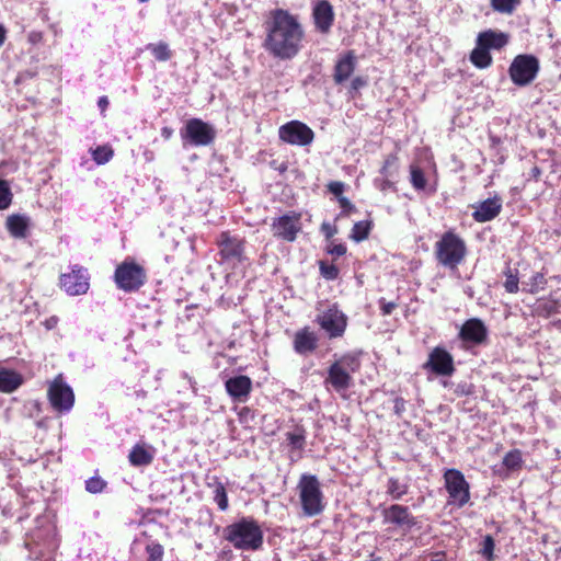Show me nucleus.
I'll use <instances>...</instances> for the list:
<instances>
[{
	"instance_id": "f257e3e1",
	"label": "nucleus",
	"mask_w": 561,
	"mask_h": 561,
	"mask_svg": "<svg viewBox=\"0 0 561 561\" xmlns=\"http://www.w3.org/2000/svg\"><path fill=\"white\" fill-rule=\"evenodd\" d=\"M304 38L305 31L298 16L284 9L271 12L264 46L274 57L283 60L294 58L302 48Z\"/></svg>"
},
{
	"instance_id": "f03ea898",
	"label": "nucleus",
	"mask_w": 561,
	"mask_h": 561,
	"mask_svg": "<svg viewBox=\"0 0 561 561\" xmlns=\"http://www.w3.org/2000/svg\"><path fill=\"white\" fill-rule=\"evenodd\" d=\"M468 253L466 241L454 230L445 231L434 244V256L438 265L457 270Z\"/></svg>"
},
{
	"instance_id": "7ed1b4c3",
	"label": "nucleus",
	"mask_w": 561,
	"mask_h": 561,
	"mask_svg": "<svg viewBox=\"0 0 561 561\" xmlns=\"http://www.w3.org/2000/svg\"><path fill=\"white\" fill-rule=\"evenodd\" d=\"M360 368V360L353 354H345L330 365L325 385H330L336 392H345L353 385L352 374Z\"/></svg>"
},
{
	"instance_id": "20e7f679",
	"label": "nucleus",
	"mask_w": 561,
	"mask_h": 561,
	"mask_svg": "<svg viewBox=\"0 0 561 561\" xmlns=\"http://www.w3.org/2000/svg\"><path fill=\"white\" fill-rule=\"evenodd\" d=\"M298 488L305 515H319L324 510V504L318 478L312 474H302Z\"/></svg>"
},
{
	"instance_id": "39448f33",
	"label": "nucleus",
	"mask_w": 561,
	"mask_h": 561,
	"mask_svg": "<svg viewBox=\"0 0 561 561\" xmlns=\"http://www.w3.org/2000/svg\"><path fill=\"white\" fill-rule=\"evenodd\" d=\"M145 268L133 260L121 263L114 273L116 286L124 291H136L146 282Z\"/></svg>"
},
{
	"instance_id": "423d86ee",
	"label": "nucleus",
	"mask_w": 561,
	"mask_h": 561,
	"mask_svg": "<svg viewBox=\"0 0 561 561\" xmlns=\"http://www.w3.org/2000/svg\"><path fill=\"white\" fill-rule=\"evenodd\" d=\"M445 489L448 493V504L463 507L470 501V484L458 469H447L444 472Z\"/></svg>"
},
{
	"instance_id": "0eeeda50",
	"label": "nucleus",
	"mask_w": 561,
	"mask_h": 561,
	"mask_svg": "<svg viewBox=\"0 0 561 561\" xmlns=\"http://www.w3.org/2000/svg\"><path fill=\"white\" fill-rule=\"evenodd\" d=\"M316 322L328 334L329 339H337L344 335L348 318L334 302L317 314Z\"/></svg>"
},
{
	"instance_id": "6e6552de",
	"label": "nucleus",
	"mask_w": 561,
	"mask_h": 561,
	"mask_svg": "<svg viewBox=\"0 0 561 561\" xmlns=\"http://www.w3.org/2000/svg\"><path fill=\"white\" fill-rule=\"evenodd\" d=\"M539 69V60L536 56L517 55L508 68V75L515 85L525 87L535 80Z\"/></svg>"
},
{
	"instance_id": "1a4fd4ad",
	"label": "nucleus",
	"mask_w": 561,
	"mask_h": 561,
	"mask_svg": "<svg viewBox=\"0 0 561 561\" xmlns=\"http://www.w3.org/2000/svg\"><path fill=\"white\" fill-rule=\"evenodd\" d=\"M47 396L53 409L59 413L69 412L75 404V393L72 388L65 381L64 376L59 374L48 385Z\"/></svg>"
},
{
	"instance_id": "9d476101",
	"label": "nucleus",
	"mask_w": 561,
	"mask_h": 561,
	"mask_svg": "<svg viewBox=\"0 0 561 561\" xmlns=\"http://www.w3.org/2000/svg\"><path fill=\"white\" fill-rule=\"evenodd\" d=\"M422 368L435 376L450 377L455 374L456 367L453 355L442 346H435L427 356Z\"/></svg>"
},
{
	"instance_id": "9b49d317",
	"label": "nucleus",
	"mask_w": 561,
	"mask_h": 561,
	"mask_svg": "<svg viewBox=\"0 0 561 561\" xmlns=\"http://www.w3.org/2000/svg\"><path fill=\"white\" fill-rule=\"evenodd\" d=\"M274 237L286 242H294L297 234L301 231V214L297 211H288L276 218L272 224Z\"/></svg>"
},
{
	"instance_id": "f8f14e48",
	"label": "nucleus",
	"mask_w": 561,
	"mask_h": 561,
	"mask_svg": "<svg viewBox=\"0 0 561 561\" xmlns=\"http://www.w3.org/2000/svg\"><path fill=\"white\" fill-rule=\"evenodd\" d=\"M89 280L88 270L79 265H75L71 272L61 274L60 276L61 287L71 296L85 294L90 287Z\"/></svg>"
},
{
	"instance_id": "ddd939ff",
	"label": "nucleus",
	"mask_w": 561,
	"mask_h": 561,
	"mask_svg": "<svg viewBox=\"0 0 561 561\" xmlns=\"http://www.w3.org/2000/svg\"><path fill=\"white\" fill-rule=\"evenodd\" d=\"M181 136L187 140H214L217 133L210 124L201 118H191L182 129Z\"/></svg>"
},
{
	"instance_id": "4468645a",
	"label": "nucleus",
	"mask_w": 561,
	"mask_h": 561,
	"mask_svg": "<svg viewBox=\"0 0 561 561\" xmlns=\"http://www.w3.org/2000/svg\"><path fill=\"white\" fill-rule=\"evenodd\" d=\"M335 14L328 0H320L312 9L314 28L321 34H328L333 26Z\"/></svg>"
},
{
	"instance_id": "2eb2a0df",
	"label": "nucleus",
	"mask_w": 561,
	"mask_h": 561,
	"mask_svg": "<svg viewBox=\"0 0 561 561\" xmlns=\"http://www.w3.org/2000/svg\"><path fill=\"white\" fill-rule=\"evenodd\" d=\"M383 517L386 522L408 530L417 524L416 518L410 513L409 507L400 504H392L386 508L383 511Z\"/></svg>"
},
{
	"instance_id": "dca6fc26",
	"label": "nucleus",
	"mask_w": 561,
	"mask_h": 561,
	"mask_svg": "<svg viewBox=\"0 0 561 561\" xmlns=\"http://www.w3.org/2000/svg\"><path fill=\"white\" fill-rule=\"evenodd\" d=\"M459 337L463 342H470L473 344H482L488 339V329L484 323L478 319L472 318L467 320L459 332Z\"/></svg>"
},
{
	"instance_id": "f3484780",
	"label": "nucleus",
	"mask_w": 561,
	"mask_h": 561,
	"mask_svg": "<svg viewBox=\"0 0 561 561\" xmlns=\"http://www.w3.org/2000/svg\"><path fill=\"white\" fill-rule=\"evenodd\" d=\"M312 129L300 121H290L279 127V140H312Z\"/></svg>"
},
{
	"instance_id": "a211bd4d",
	"label": "nucleus",
	"mask_w": 561,
	"mask_h": 561,
	"mask_svg": "<svg viewBox=\"0 0 561 561\" xmlns=\"http://www.w3.org/2000/svg\"><path fill=\"white\" fill-rule=\"evenodd\" d=\"M356 61L357 59L354 50H348L339 57L333 72V80L336 84L343 83L353 75Z\"/></svg>"
},
{
	"instance_id": "6ab92c4d",
	"label": "nucleus",
	"mask_w": 561,
	"mask_h": 561,
	"mask_svg": "<svg viewBox=\"0 0 561 561\" xmlns=\"http://www.w3.org/2000/svg\"><path fill=\"white\" fill-rule=\"evenodd\" d=\"M293 344L296 353L300 355L311 354L318 347V336L309 327H305L295 333Z\"/></svg>"
},
{
	"instance_id": "aec40b11",
	"label": "nucleus",
	"mask_w": 561,
	"mask_h": 561,
	"mask_svg": "<svg viewBox=\"0 0 561 561\" xmlns=\"http://www.w3.org/2000/svg\"><path fill=\"white\" fill-rule=\"evenodd\" d=\"M502 210V199L499 196L481 202L472 213L477 222H486L494 219Z\"/></svg>"
},
{
	"instance_id": "412c9836",
	"label": "nucleus",
	"mask_w": 561,
	"mask_h": 561,
	"mask_svg": "<svg viewBox=\"0 0 561 561\" xmlns=\"http://www.w3.org/2000/svg\"><path fill=\"white\" fill-rule=\"evenodd\" d=\"M477 42L488 50L501 49L508 43V36L502 32L488 30L479 33Z\"/></svg>"
},
{
	"instance_id": "4be33fe9",
	"label": "nucleus",
	"mask_w": 561,
	"mask_h": 561,
	"mask_svg": "<svg viewBox=\"0 0 561 561\" xmlns=\"http://www.w3.org/2000/svg\"><path fill=\"white\" fill-rule=\"evenodd\" d=\"M28 225V217L19 214L9 216L5 222L7 229L9 230L11 236L16 239H23L26 237Z\"/></svg>"
},
{
	"instance_id": "5701e85b",
	"label": "nucleus",
	"mask_w": 561,
	"mask_h": 561,
	"mask_svg": "<svg viewBox=\"0 0 561 561\" xmlns=\"http://www.w3.org/2000/svg\"><path fill=\"white\" fill-rule=\"evenodd\" d=\"M225 538L236 548H245V519H240L237 524L228 526L225 529Z\"/></svg>"
},
{
	"instance_id": "b1692460",
	"label": "nucleus",
	"mask_w": 561,
	"mask_h": 561,
	"mask_svg": "<svg viewBox=\"0 0 561 561\" xmlns=\"http://www.w3.org/2000/svg\"><path fill=\"white\" fill-rule=\"evenodd\" d=\"M23 382L22 376L10 369L0 368V391L10 393L15 391Z\"/></svg>"
},
{
	"instance_id": "393cba45",
	"label": "nucleus",
	"mask_w": 561,
	"mask_h": 561,
	"mask_svg": "<svg viewBox=\"0 0 561 561\" xmlns=\"http://www.w3.org/2000/svg\"><path fill=\"white\" fill-rule=\"evenodd\" d=\"M128 459L133 466H148L153 460V453L145 445L137 444L130 450Z\"/></svg>"
},
{
	"instance_id": "a878e982",
	"label": "nucleus",
	"mask_w": 561,
	"mask_h": 561,
	"mask_svg": "<svg viewBox=\"0 0 561 561\" xmlns=\"http://www.w3.org/2000/svg\"><path fill=\"white\" fill-rule=\"evenodd\" d=\"M221 253L226 259H239L243 252V244L241 241L231 239L226 234L221 236L220 240Z\"/></svg>"
},
{
	"instance_id": "bb28decb",
	"label": "nucleus",
	"mask_w": 561,
	"mask_h": 561,
	"mask_svg": "<svg viewBox=\"0 0 561 561\" xmlns=\"http://www.w3.org/2000/svg\"><path fill=\"white\" fill-rule=\"evenodd\" d=\"M560 307L561 305L558 299H539L534 309V314L541 318H549L559 313Z\"/></svg>"
},
{
	"instance_id": "cd10ccee",
	"label": "nucleus",
	"mask_w": 561,
	"mask_h": 561,
	"mask_svg": "<svg viewBox=\"0 0 561 561\" xmlns=\"http://www.w3.org/2000/svg\"><path fill=\"white\" fill-rule=\"evenodd\" d=\"M548 284L546 274L542 272L534 273L528 280L523 283V290L530 295H536L543 290Z\"/></svg>"
},
{
	"instance_id": "c85d7f7f",
	"label": "nucleus",
	"mask_w": 561,
	"mask_h": 561,
	"mask_svg": "<svg viewBox=\"0 0 561 561\" xmlns=\"http://www.w3.org/2000/svg\"><path fill=\"white\" fill-rule=\"evenodd\" d=\"M228 393L239 402H243L245 398V376H238L226 381Z\"/></svg>"
},
{
	"instance_id": "c756f323",
	"label": "nucleus",
	"mask_w": 561,
	"mask_h": 561,
	"mask_svg": "<svg viewBox=\"0 0 561 561\" xmlns=\"http://www.w3.org/2000/svg\"><path fill=\"white\" fill-rule=\"evenodd\" d=\"M470 61L472 65L479 69H484L491 66L492 64V56L490 51L484 48L483 46H480L477 43L476 48L470 53Z\"/></svg>"
},
{
	"instance_id": "7c9ffc66",
	"label": "nucleus",
	"mask_w": 561,
	"mask_h": 561,
	"mask_svg": "<svg viewBox=\"0 0 561 561\" xmlns=\"http://www.w3.org/2000/svg\"><path fill=\"white\" fill-rule=\"evenodd\" d=\"M263 545V531L254 520H248V550H257Z\"/></svg>"
},
{
	"instance_id": "2f4dec72",
	"label": "nucleus",
	"mask_w": 561,
	"mask_h": 561,
	"mask_svg": "<svg viewBox=\"0 0 561 561\" xmlns=\"http://www.w3.org/2000/svg\"><path fill=\"white\" fill-rule=\"evenodd\" d=\"M373 220H362L354 224L350 238L355 242H362L368 239L373 229Z\"/></svg>"
},
{
	"instance_id": "473e14b6",
	"label": "nucleus",
	"mask_w": 561,
	"mask_h": 561,
	"mask_svg": "<svg viewBox=\"0 0 561 561\" xmlns=\"http://www.w3.org/2000/svg\"><path fill=\"white\" fill-rule=\"evenodd\" d=\"M409 485L405 483H401L398 478L391 477L387 482V494L392 500H400L402 496L408 494Z\"/></svg>"
},
{
	"instance_id": "72a5a7b5",
	"label": "nucleus",
	"mask_w": 561,
	"mask_h": 561,
	"mask_svg": "<svg viewBox=\"0 0 561 561\" xmlns=\"http://www.w3.org/2000/svg\"><path fill=\"white\" fill-rule=\"evenodd\" d=\"M410 182L414 190L424 191L426 188V178L422 168L413 162L410 165Z\"/></svg>"
},
{
	"instance_id": "f704fd0d",
	"label": "nucleus",
	"mask_w": 561,
	"mask_h": 561,
	"mask_svg": "<svg viewBox=\"0 0 561 561\" xmlns=\"http://www.w3.org/2000/svg\"><path fill=\"white\" fill-rule=\"evenodd\" d=\"M523 453L519 449L510 450L503 458V467L510 471L520 470L523 467Z\"/></svg>"
},
{
	"instance_id": "c9c22d12",
	"label": "nucleus",
	"mask_w": 561,
	"mask_h": 561,
	"mask_svg": "<svg viewBox=\"0 0 561 561\" xmlns=\"http://www.w3.org/2000/svg\"><path fill=\"white\" fill-rule=\"evenodd\" d=\"M520 3L522 0H490L493 11L508 15L513 14Z\"/></svg>"
},
{
	"instance_id": "e433bc0d",
	"label": "nucleus",
	"mask_w": 561,
	"mask_h": 561,
	"mask_svg": "<svg viewBox=\"0 0 561 561\" xmlns=\"http://www.w3.org/2000/svg\"><path fill=\"white\" fill-rule=\"evenodd\" d=\"M286 439L293 449L302 450L306 445V431L302 427H297L294 432L286 434Z\"/></svg>"
},
{
	"instance_id": "4c0bfd02",
	"label": "nucleus",
	"mask_w": 561,
	"mask_h": 561,
	"mask_svg": "<svg viewBox=\"0 0 561 561\" xmlns=\"http://www.w3.org/2000/svg\"><path fill=\"white\" fill-rule=\"evenodd\" d=\"M147 48L159 61H167L172 57V53L167 43L160 42L158 44H149Z\"/></svg>"
},
{
	"instance_id": "58836bf2",
	"label": "nucleus",
	"mask_w": 561,
	"mask_h": 561,
	"mask_svg": "<svg viewBox=\"0 0 561 561\" xmlns=\"http://www.w3.org/2000/svg\"><path fill=\"white\" fill-rule=\"evenodd\" d=\"M320 275L327 280H335L340 275V270L334 263L325 260L318 262Z\"/></svg>"
},
{
	"instance_id": "ea45409f",
	"label": "nucleus",
	"mask_w": 561,
	"mask_h": 561,
	"mask_svg": "<svg viewBox=\"0 0 561 561\" xmlns=\"http://www.w3.org/2000/svg\"><path fill=\"white\" fill-rule=\"evenodd\" d=\"M94 161L98 164H104L113 157V149L108 145H101L94 149H90Z\"/></svg>"
},
{
	"instance_id": "a19ab883",
	"label": "nucleus",
	"mask_w": 561,
	"mask_h": 561,
	"mask_svg": "<svg viewBox=\"0 0 561 561\" xmlns=\"http://www.w3.org/2000/svg\"><path fill=\"white\" fill-rule=\"evenodd\" d=\"M494 549H495V541L491 535H485L483 537V540L481 542V549L480 553L482 557L486 559V561H494Z\"/></svg>"
},
{
	"instance_id": "79ce46f5",
	"label": "nucleus",
	"mask_w": 561,
	"mask_h": 561,
	"mask_svg": "<svg viewBox=\"0 0 561 561\" xmlns=\"http://www.w3.org/2000/svg\"><path fill=\"white\" fill-rule=\"evenodd\" d=\"M12 202V193L9 183L0 179V210L9 208Z\"/></svg>"
},
{
	"instance_id": "37998d69",
	"label": "nucleus",
	"mask_w": 561,
	"mask_h": 561,
	"mask_svg": "<svg viewBox=\"0 0 561 561\" xmlns=\"http://www.w3.org/2000/svg\"><path fill=\"white\" fill-rule=\"evenodd\" d=\"M506 279L504 282V288L510 294H516L519 290V279L517 274H514L510 267L504 272Z\"/></svg>"
},
{
	"instance_id": "c03bdc74",
	"label": "nucleus",
	"mask_w": 561,
	"mask_h": 561,
	"mask_svg": "<svg viewBox=\"0 0 561 561\" xmlns=\"http://www.w3.org/2000/svg\"><path fill=\"white\" fill-rule=\"evenodd\" d=\"M146 552L148 561H162L164 550L160 543L151 541L146 546Z\"/></svg>"
},
{
	"instance_id": "a18cd8bd",
	"label": "nucleus",
	"mask_w": 561,
	"mask_h": 561,
	"mask_svg": "<svg viewBox=\"0 0 561 561\" xmlns=\"http://www.w3.org/2000/svg\"><path fill=\"white\" fill-rule=\"evenodd\" d=\"M214 500L216 501L218 507L221 511H225L228 507V499L225 491V488L221 483H216L214 490Z\"/></svg>"
},
{
	"instance_id": "49530a36",
	"label": "nucleus",
	"mask_w": 561,
	"mask_h": 561,
	"mask_svg": "<svg viewBox=\"0 0 561 561\" xmlns=\"http://www.w3.org/2000/svg\"><path fill=\"white\" fill-rule=\"evenodd\" d=\"M106 483L99 477H92L85 481V490L90 493H100L105 488Z\"/></svg>"
},
{
	"instance_id": "de8ad7c7",
	"label": "nucleus",
	"mask_w": 561,
	"mask_h": 561,
	"mask_svg": "<svg viewBox=\"0 0 561 561\" xmlns=\"http://www.w3.org/2000/svg\"><path fill=\"white\" fill-rule=\"evenodd\" d=\"M337 203L340 205V208H341V216H350L351 214L353 213H356L357 209L355 207V205L345 196L341 197L337 199Z\"/></svg>"
},
{
	"instance_id": "09e8293b",
	"label": "nucleus",
	"mask_w": 561,
	"mask_h": 561,
	"mask_svg": "<svg viewBox=\"0 0 561 561\" xmlns=\"http://www.w3.org/2000/svg\"><path fill=\"white\" fill-rule=\"evenodd\" d=\"M328 191L333 194L336 199L343 197V193L345 191V184L341 181H331L327 185Z\"/></svg>"
},
{
	"instance_id": "8fccbe9b",
	"label": "nucleus",
	"mask_w": 561,
	"mask_h": 561,
	"mask_svg": "<svg viewBox=\"0 0 561 561\" xmlns=\"http://www.w3.org/2000/svg\"><path fill=\"white\" fill-rule=\"evenodd\" d=\"M454 393L457 397L471 396L474 393V385L470 382H460L455 387Z\"/></svg>"
},
{
	"instance_id": "3c124183",
	"label": "nucleus",
	"mask_w": 561,
	"mask_h": 561,
	"mask_svg": "<svg viewBox=\"0 0 561 561\" xmlns=\"http://www.w3.org/2000/svg\"><path fill=\"white\" fill-rule=\"evenodd\" d=\"M346 252H347V248L343 243H339V244L330 243L327 247V253L334 257L343 256L346 254Z\"/></svg>"
},
{
	"instance_id": "603ef678",
	"label": "nucleus",
	"mask_w": 561,
	"mask_h": 561,
	"mask_svg": "<svg viewBox=\"0 0 561 561\" xmlns=\"http://www.w3.org/2000/svg\"><path fill=\"white\" fill-rule=\"evenodd\" d=\"M379 306L382 316H389L398 307L397 302H388L385 298L379 299Z\"/></svg>"
},
{
	"instance_id": "864d4df0",
	"label": "nucleus",
	"mask_w": 561,
	"mask_h": 561,
	"mask_svg": "<svg viewBox=\"0 0 561 561\" xmlns=\"http://www.w3.org/2000/svg\"><path fill=\"white\" fill-rule=\"evenodd\" d=\"M405 400L402 397H397L393 401V411L398 416H401L405 411Z\"/></svg>"
},
{
	"instance_id": "5fc2aeb1",
	"label": "nucleus",
	"mask_w": 561,
	"mask_h": 561,
	"mask_svg": "<svg viewBox=\"0 0 561 561\" xmlns=\"http://www.w3.org/2000/svg\"><path fill=\"white\" fill-rule=\"evenodd\" d=\"M366 84V79H364L363 77H355L351 82V89L357 91L360 88L365 87Z\"/></svg>"
},
{
	"instance_id": "6e6d98bb",
	"label": "nucleus",
	"mask_w": 561,
	"mask_h": 561,
	"mask_svg": "<svg viewBox=\"0 0 561 561\" xmlns=\"http://www.w3.org/2000/svg\"><path fill=\"white\" fill-rule=\"evenodd\" d=\"M321 230L327 237V239H330L333 237V234L336 232V229L332 228L330 224L323 222L321 226Z\"/></svg>"
},
{
	"instance_id": "4d7b16f0",
	"label": "nucleus",
	"mask_w": 561,
	"mask_h": 561,
	"mask_svg": "<svg viewBox=\"0 0 561 561\" xmlns=\"http://www.w3.org/2000/svg\"><path fill=\"white\" fill-rule=\"evenodd\" d=\"M108 104H110V102H108L107 96H101L99 99L98 105H99V107L101 110V113H104L107 110Z\"/></svg>"
},
{
	"instance_id": "13d9d810",
	"label": "nucleus",
	"mask_w": 561,
	"mask_h": 561,
	"mask_svg": "<svg viewBox=\"0 0 561 561\" xmlns=\"http://www.w3.org/2000/svg\"><path fill=\"white\" fill-rule=\"evenodd\" d=\"M540 176H541V169L537 165L533 167L530 170V178L537 182L540 180Z\"/></svg>"
},
{
	"instance_id": "bf43d9fd",
	"label": "nucleus",
	"mask_w": 561,
	"mask_h": 561,
	"mask_svg": "<svg viewBox=\"0 0 561 561\" xmlns=\"http://www.w3.org/2000/svg\"><path fill=\"white\" fill-rule=\"evenodd\" d=\"M7 38V31L3 25L0 24V47L4 44Z\"/></svg>"
},
{
	"instance_id": "052dcab7",
	"label": "nucleus",
	"mask_w": 561,
	"mask_h": 561,
	"mask_svg": "<svg viewBox=\"0 0 561 561\" xmlns=\"http://www.w3.org/2000/svg\"><path fill=\"white\" fill-rule=\"evenodd\" d=\"M57 323V318L53 317L46 321V328L53 329Z\"/></svg>"
},
{
	"instance_id": "680f3d73",
	"label": "nucleus",
	"mask_w": 561,
	"mask_h": 561,
	"mask_svg": "<svg viewBox=\"0 0 561 561\" xmlns=\"http://www.w3.org/2000/svg\"><path fill=\"white\" fill-rule=\"evenodd\" d=\"M234 409L238 410V414H239L240 419H242V414L245 411V407H241L240 409L238 407H236Z\"/></svg>"
},
{
	"instance_id": "e2e57ef3",
	"label": "nucleus",
	"mask_w": 561,
	"mask_h": 561,
	"mask_svg": "<svg viewBox=\"0 0 561 561\" xmlns=\"http://www.w3.org/2000/svg\"><path fill=\"white\" fill-rule=\"evenodd\" d=\"M278 170L283 173L287 170V164L286 163H282L280 167L278 168Z\"/></svg>"
},
{
	"instance_id": "0e129e2a",
	"label": "nucleus",
	"mask_w": 561,
	"mask_h": 561,
	"mask_svg": "<svg viewBox=\"0 0 561 561\" xmlns=\"http://www.w3.org/2000/svg\"><path fill=\"white\" fill-rule=\"evenodd\" d=\"M368 561H381L380 557H376L374 554L370 556V559Z\"/></svg>"
},
{
	"instance_id": "69168bd1",
	"label": "nucleus",
	"mask_w": 561,
	"mask_h": 561,
	"mask_svg": "<svg viewBox=\"0 0 561 561\" xmlns=\"http://www.w3.org/2000/svg\"><path fill=\"white\" fill-rule=\"evenodd\" d=\"M247 382H248V393H249L251 391V380L249 377L247 379Z\"/></svg>"
},
{
	"instance_id": "338daca9",
	"label": "nucleus",
	"mask_w": 561,
	"mask_h": 561,
	"mask_svg": "<svg viewBox=\"0 0 561 561\" xmlns=\"http://www.w3.org/2000/svg\"><path fill=\"white\" fill-rule=\"evenodd\" d=\"M428 163L435 165L434 162H433V158L432 157L430 158Z\"/></svg>"
},
{
	"instance_id": "774afa93",
	"label": "nucleus",
	"mask_w": 561,
	"mask_h": 561,
	"mask_svg": "<svg viewBox=\"0 0 561 561\" xmlns=\"http://www.w3.org/2000/svg\"><path fill=\"white\" fill-rule=\"evenodd\" d=\"M195 144H196V145H205L206 142H199V141H196Z\"/></svg>"
}]
</instances>
